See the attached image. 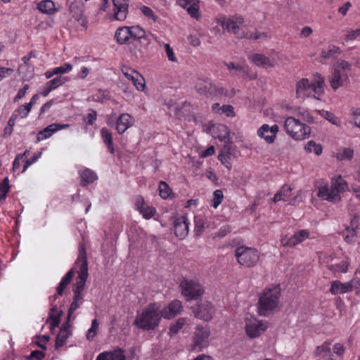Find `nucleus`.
<instances>
[{"mask_svg":"<svg viewBox=\"0 0 360 360\" xmlns=\"http://www.w3.org/2000/svg\"><path fill=\"white\" fill-rule=\"evenodd\" d=\"M248 58L257 66L262 68H273L276 65V60L271 59L260 53H254L250 55Z\"/></svg>","mask_w":360,"mask_h":360,"instance_id":"5701e85b","label":"nucleus"},{"mask_svg":"<svg viewBox=\"0 0 360 360\" xmlns=\"http://www.w3.org/2000/svg\"><path fill=\"white\" fill-rule=\"evenodd\" d=\"M360 36V27L356 30H351L346 35L345 40L346 41H353L357 39Z\"/></svg>","mask_w":360,"mask_h":360,"instance_id":"e2e57ef3","label":"nucleus"},{"mask_svg":"<svg viewBox=\"0 0 360 360\" xmlns=\"http://www.w3.org/2000/svg\"><path fill=\"white\" fill-rule=\"evenodd\" d=\"M195 89L198 94L206 96L226 94V90L224 87L216 86L210 78L197 79Z\"/></svg>","mask_w":360,"mask_h":360,"instance_id":"9b49d317","label":"nucleus"},{"mask_svg":"<svg viewBox=\"0 0 360 360\" xmlns=\"http://www.w3.org/2000/svg\"><path fill=\"white\" fill-rule=\"evenodd\" d=\"M101 136L109 152L112 155H114L115 148L113 146L112 134L111 131L108 129L103 127L101 129Z\"/></svg>","mask_w":360,"mask_h":360,"instance_id":"473e14b6","label":"nucleus"},{"mask_svg":"<svg viewBox=\"0 0 360 360\" xmlns=\"http://www.w3.org/2000/svg\"><path fill=\"white\" fill-rule=\"evenodd\" d=\"M164 46L168 60L172 62H176L177 59L175 56L173 49L170 46V45L169 44H165Z\"/></svg>","mask_w":360,"mask_h":360,"instance_id":"4d7b16f0","label":"nucleus"},{"mask_svg":"<svg viewBox=\"0 0 360 360\" xmlns=\"http://www.w3.org/2000/svg\"><path fill=\"white\" fill-rule=\"evenodd\" d=\"M243 73L245 78L250 80L255 79L257 77L256 73H250V68L247 65H242V69L240 70Z\"/></svg>","mask_w":360,"mask_h":360,"instance_id":"052dcab7","label":"nucleus"},{"mask_svg":"<svg viewBox=\"0 0 360 360\" xmlns=\"http://www.w3.org/2000/svg\"><path fill=\"white\" fill-rule=\"evenodd\" d=\"M96 360H126V356L124 350L118 348L113 351L99 354Z\"/></svg>","mask_w":360,"mask_h":360,"instance_id":"cd10ccee","label":"nucleus"},{"mask_svg":"<svg viewBox=\"0 0 360 360\" xmlns=\"http://www.w3.org/2000/svg\"><path fill=\"white\" fill-rule=\"evenodd\" d=\"M224 199V194L221 190L218 189L214 191L213 198L212 200V207L217 209L219 205L221 203Z\"/></svg>","mask_w":360,"mask_h":360,"instance_id":"de8ad7c7","label":"nucleus"},{"mask_svg":"<svg viewBox=\"0 0 360 360\" xmlns=\"http://www.w3.org/2000/svg\"><path fill=\"white\" fill-rule=\"evenodd\" d=\"M177 4L186 8L188 13L193 18L199 16V1L198 0H177Z\"/></svg>","mask_w":360,"mask_h":360,"instance_id":"393cba45","label":"nucleus"},{"mask_svg":"<svg viewBox=\"0 0 360 360\" xmlns=\"http://www.w3.org/2000/svg\"><path fill=\"white\" fill-rule=\"evenodd\" d=\"M182 310V304L179 300H174L172 301L168 305L163 309L160 308L162 317L164 319H170L175 317L177 314H180Z\"/></svg>","mask_w":360,"mask_h":360,"instance_id":"4be33fe9","label":"nucleus"},{"mask_svg":"<svg viewBox=\"0 0 360 360\" xmlns=\"http://www.w3.org/2000/svg\"><path fill=\"white\" fill-rule=\"evenodd\" d=\"M75 265L79 268V275L77 281L76 288L74 290L73 300H76L80 303H82V292L84 290L88 277V263L84 245L80 244L79 247V254L75 262Z\"/></svg>","mask_w":360,"mask_h":360,"instance_id":"39448f33","label":"nucleus"},{"mask_svg":"<svg viewBox=\"0 0 360 360\" xmlns=\"http://www.w3.org/2000/svg\"><path fill=\"white\" fill-rule=\"evenodd\" d=\"M45 356L44 353L40 350H34L30 354V359L41 360Z\"/></svg>","mask_w":360,"mask_h":360,"instance_id":"774afa93","label":"nucleus"},{"mask_svg":"<svg viewBox=\"0 0 360 360\" xmlns=\"http://www.w3.org/2000/svg\"><path fill=\"white\" fill-rule=\"evenodd\" d=\"M340 49L334 45H330L326 49H323L321 51V56L323 58L328 59L330 58H334L335 56L340 53Z\"/></svg>","mask_w":360,"mask_h":360,"instance_id":"ea45409f","label":"nucleus"},{"mask_svg":"<svg viewBox=\"0 0 360 360\" xmlns=\"http://www.w3.org/2000/svg\"><path fill=\"white\" fill-rule=\"evenodd\" d=\"M304 149L307 153H314L316 155L322 153L323 148L320 143H316L314 141H309L304 146Z\"/></svg>","mask_w":360,"mask_h":360,"instance_id":"58836bf2","label":"nucleus"},{"mask_svg":"<svg viewBox=\"0 0 360 360\" xmlns=\"http://www.w3.org/2000/svg\"><path fill=\"white\" fill-rule=\"evenodd\" d=\"M278 131V126L277 124L270 127L267 124H264L257 130V134L261 138H263L266 143H271L275 141Z\"/></svg>","mask_w":360,"mask_h":360,"instance_id":"aec40b11","label":"nucleus"},{"mask_svg":"<svg viewBox=\"0 0 360 360\" xmlns=\"http://www.w3.org/2000/svg\"><path fill=\"white\" fill-rule=\"evenodd\" d=\"M351 69L352 65L346 60H342L334 64L333 71L328 79L333 90L336 91L340 87L346 86L349 84Z\"/></svg>","mask_w":360,"mask_h":360,"instance_id":"423d86ee","label":"nucleus"},{"mask_svg":"<svg viewBox=\"0 0 360 360\" xmlns=\"http://www.w3.org/2000/svg\"><path fill=\"white\" fill-rule=\"evenodd\" d=\"M182 295L186 300H198L204 294V289L195 280L184 278L180 283Z\"/></svg>","mask_w":360,"mask_h":360,"instance_id":"f8f14e48","label":"nucleus"},{"mask_svg":"<svg viewBox=\"0 0 360 360\" xmlns=\"http://www.w3.org/2000/svg\"><path fill=\"white\" fill-rule=\"evenodd\" d=\"M281 289L280 285L266 286L259 295L257 310L260 316H269L279 305Z\"/></svg>","mask_w":360,"mask_h":360,"instance_id":"f03ea898","label":"nucleus"},{"mask_svg":"<svg viewBox=\"0 0 360 360\" xmlns=\"http://www.w3.org/2000/svg\"><path fill=\"white\" fill-rule=\"evenodd\" d=\"M75 276V271L73 269H70L68 273L62 278L58 286L56 288L57 294L59 296L63 295V292L67 286L70 283Z\"/></svg>","mask_w":360,"mask_h":360,"instance_id":"72a5a7b5","label":"nucleus"},{"mask_svg":"<svg viewBox=\"0 0 360 360\" xmlns=\"http://www.w3.org/2000/svg\"><path fill=\"white\" fill-rule=\"evenodd\" d=\"M159 194L160 197L163 199L169 198L172 194V189L169 188V185L164 181H161L159 183Z\"/></svg>","mask_w":360,"mask_h":360,"instance_id":"a19ab883","label":"nucleus"},{"mask_svg":"<svg viewBox=\"0 0 360 360\" xmlns=\"http://www.w3.org/2000/svg\"><path fill=\"white\" fill-rule=\"evenodd\" d=\"M235 257L240 265L246 267L255 266L259 259V252L256 249L244 245L239 246L236 248Z\"/></svg>","mask_w":360,"mask_h":360,"instance_id":"1a4fd4ad","label":"nucleus"},{"mask_svg":"<svg viewBox=\"0 0 360 360\" xmlns=\"http://www.w3.org/2000/svg\"><path fill=\"white\" fill-rule=\"evenodd\" d=\"M216 20L224 30H227L229 32L233 33L237 37L242 38L247 37L240 33V28L244 23V18L241 15H235L229 18L221 15L218 17Z\"/></svg>","mask_w":360,"mask_h":360,"instance_id":"9d476101","label":"nucleus"},{"mask_svg":"<svg viewBox=\"0 0 360 360\" xmlns=\"http://www.w3.org/2000/svg\"><path fill=\"white\" fill-rule=\"evenodd\" d=\"M41 155V152L34 153L31 158L27 159L25 161L22 172H25L31 165L35 162L40 158Z\"/></svg>","mask_w":360,"mask_h":360,"instance_id":"864d4df0","label":"nucleus"},{"mask_svg":"<svg viewBox=\"0 0 360 360\" xmlns=\"http://www.w3.org/2000/svg\"><path fill=\"white\" fill-rule=\"evenodd\" d=\"M195 316L205 321H210L213 315L212 304L209 302H205L199 304L194 310Z\"/></svg>","mask_w":360,"mask_h":360,"instance_id":"412c9836","label":"nucleus"},{"mask_svg":"<svg viewBox=\"0 0 360 360\" xmlns=\"http://www.w3.org/2000/svg\"><path fill=\"white\" fill-rule=\"evenodd\" d=\"M51 136V134L49 132L47 128L46 127L44 129L41 130L38 133L37 136V141H41L44 139H46Z\"/></svg>","mask_w":360,"mask_h":360,"instance_id":"338daca9","label":"nucleus"},{"mask_svg":"<svg viewBox=\"0 0 360 360\" xmlns=\"http://www.w3.org/2000/svg\"><path fill=\"white\" fill-rule=\"evenodd\" d=\"M352 290L353 285L350 282L342 283L337 280L331 283L330 292L333 295H337L352 292Z\"/></svg>","mask_w":360,"mask_h":360,"instance_id":"a878e982","label":"nucleus"},{"mask_svg":"<svg viewBox=\"0 0 360 360\" xmlns=\"http://www.w3.org/2000/svg\"><path fill=\"white\" fill-rule=\"evenodd\" d=\"M318 360H335L331 352L330 342L325 341L322 345L317 346L315 351Z\"/></svg>","mask_w":360,"mask_h":360,"instance_id":"b1692460","label":"nucleus"},{"mask_svg":"<svg viewBox=\"0 0 360 360\" xmlns=\"http://www.w3.org/2000/svg\"><path fill=\"white\" fill-rule=\"evenodd\" d=\"M62 314V311H58V308L56 305H53L52 307L50 309V311L49 313V318L47 320V323H49L50 324V330L53 331L56 329V328H58L59 326V324L60 323V316Z\"/></svg>","mask_w":360,"mask_h":360,"instance_id":"c85d7f7f","label":"nucleus"},{"mask_svg":"<svg viewBox=\"0 0 360 360\" xmlns=\"http://www.w3.org/2000/svg\"><path fill=\"white\" fill-rule=\"evenodd\" d=\"M72 70V65L69 63H65L63 65L55 68L54 72L58 74H66Z\"/></svg>","mask_w":360,"mask_h":360,"instance_id":"603ef678","label":"nucleus"},{"mask_svg":"<svg viewBox=\"0 0 360 360\" xmlns=\"http://www.w3.org/2000/svg\"><path fill=\"white\" fill-rule=\"evenodd\" d=\"M349 259L347 257H344L340 262L328 264L327 268L334 274L346 273L349 266Z\"/></svg>","mask_w":360,"mask_h":360,"instance_id":"7c9ffc66","label":"nucleus"},{"mask_svg":"<svg viewBox=\"0 0 360 360\" xmlns=\"http://www.w3.org/2000/svg\"><path fill=\"white\" fill-rule=\"evenodd\" d=\"M122 72L129 80H132L135 76V74L138 72L136 70L127 66H124L122 68Z\"/></svg>","mask_w":360,"mask_h":360,"instance_id":"680f3d73","label":"nucleus"},{"mask_svg":"<svg viewBox=\"0 0 360 360\" xmlns=\"http://www.w3.org/2000/svg\"><path fill=\"white\" fill-rule=\"evenodd\" d=\"M31 109L28 107L27 104L22 105L20 107H18L13 113H16L18 115V117L20 116L21 118H25L27 117L29 112H30Z\"/></svg>","mask_w":360,"mask_h":360,"instance_id":"3c124183","label":"nucleus"},{"mask_svg":"<svg viewBox=\"0 0 360 360\" xmlns=\"http://www.w3.org/2000/svg\"><path fill=\"white\" fill-rule=\"evenodd\" d=\"M352 228L347 227L343 232V236L345 240L348 243H353L355 241L356 237V231L354 225L356 224L354 221H352Z\"/></svg>","mask_w":360,"mask_h":360,"instance_id":"4c0bfd02","label":"nucleus"},{"mask_svg":"<svg viewBox=\"0 0 360 360\" xmlns=\"http://www.w3.org/2000/svg\"><path fill=\"white\" fill-rule=\"evenodd\" d=\"M245 322V333L250 338L259 337L268 328L266 323H264L255 317L246 318Z\"/></svg>","mask_w":360,"mask_h":360,"instance_id":"ddd939ff","label":"nucleus"},{"mask_svg":"<svg viewBox=\"0 0 360 360\" xmlns=\"http://www.w3.org/2000/svg\"><path fill=\"white\" fill-rule=\"evenodd\" d=\"M286 133L295 140H303L309 136L310 127L298 120L288 117L284 124Z\"/></svg>","mask_w":360,"mask_h":360,"instance_id":"6e6552de","label":"nucleus"},{"mask_svg":"<svg viewBox=\"0 0 360 360\" xmlns=\"http://www.w3.org/2000/svg\"><path fill=\"white\" fill-rule=\"evenodd\" d=\"M162 315L160 304L150 303L141 311H137L133 325L143 331L153 330L159 326Z\"/></svg>","mask_w":360,"mask_h":360,"instance_id":"f257e3e1","label":"nucleus"},{"mask_svg":"<svg viewBox=\"0 0 360 360\" xmlns=\"http://www.w3.org/2000/svg\"><path fill=\"white\" fill-rule=\"evenodd\" d=\"M97 119V112L93 109L89 110V113L86 115V120L89 125H93Z\"/></svg>","mask_w":360,"mask_h":360,"instance_id":"bf43d9fd","label":"nucleus"},{"mask_svg":"<svg viewBox=\"0 0 360 360\" xmlns=\"http://www.w3.org/2000/svg\"><path fill=\"white\" fill-rule=\"evenodd\" d=\"M221 112L224 113L227 117H233L236 115L234 108L231 105H223L221 108Z\"/></svg>","mask_w":360,"mask_h":360,"instance_id":"13d9d810","label":"nucleus"},{"mask_svg":"<svg viewBox=\"0 0 360 360\" xmlns=\"http://www.w3.org/2000/svg\"><path fill=\"white\" fill-rule=\"evenodd\" d=\"M354 156V150L350 148H343L339 150L336 158L339 160H351Z\"/></svg>","mask_w":360,"mask_h":360,"instance_id":"e433bc0d","label":"nucleus"},{"mask_svg":"<svg viewBox=\"0 0 360 360\" xmlns=\"http://www.w3.org/2000/svg\"><path fill=\"white\" fill-rule=\"evenodd\" d=\"M195 235L200 236L204 232L207 224V219L205 216L198 215L194 218Z\"/></svg>","mask_w":360,"mask_h":360,"instance_id":"c9c22d12","label":"nucleus"},{"mask_svg":"<svg viewBox=\"0 0 360 360\" xmlns=\"http://www.w3.org/2000/svg\"><path fill=\"white\" fill-rule=\"evenodd\" d=\"M210 334V329L207 326H198L193 336V349L200 351L207 347Z\"/></svg>","mask_w":360,"mask_h":360,"instance_id":"4468645a","label":"nucleus"},{"mask_svg":"<svg viewBox=\"0 0 360 360\" xmlns=\"http://www.w3.org/2000/svg\"><path fill=\"white\" fill-rule=\"evenodd\" d=\"M134 118L130 114L122 113L116 120L115 129L119 134H122L134 125Z\"/></svg>","mask_w":360,"mask_h":360,"instance_id":"a211bd4d","label":"nucleus"},{"mask_svg":"<svg viewBox=\"0 0 360 360\" xmlns=\"http://www.w3.org/2000/svg\"><path fill=\"white\" fill-rule=\"evenodd\" d=\"M186 323V319L180 318L174 323L169 326V335H174L183 328Z\"/></svg>","mask_w":360,"mask_h":360,"instance_id":"79ce46f5","label":"nucleus"},{"mask_svg":"<svg viewBox=\"0 0 360 360\" xmlns=\"http://www.w3.org/2000/svg\"><path fill=\"white\" fill-rule=\"evenodd\" d=\"M325 80L320 74L316 73L314 81L310 82L308 79L302 78L296 84V95L297 98L314 97L318 100L324 92Z\"/></svg>","mask_w":360,"mask_h":360,"instance_id":"20e7f679","label":"nucleus"},{"mask_svg":"<svg viewBox=\"0 0 360 360\" xmlns=\"http://www.w3.org/2000/svg\"><path fill=\"white\" fill-rule=\"evenodd\" d=\"M68 81V78L67 77L58 76L47 82V84H49L53 90H55Z\"/></svg>","mask_w":360,"mask_h":360,"instance_id":"a18cd8bd","label":"nucleus"},{"mask_svg":"<svg viewBox=\"0 0 360 360\" xmlns=\"http://www.w3.org/2000/svg\"><path fill=\"white\" fill-rule=\"evenodd\" d=\"M98 322L96 319H94L91 322V328L87 330L86 333V339L89 341H91L94 340V337L97 334V331L98 329Z\"/></svg>","mask_w":360,"mask_h":360,"instance_id":"49530a36","label":"nucleus"},{"mask_svg":"<svg viewBox=\"0 0 360 360\" xmlns=\"http://www.w3.org/2000/svg\"><path fill=\"white\" fill-rule=\"evenodd\" d=\"M140 10L147 18L152 20L154 22L158 21V16L150 8L143 5L140 7Z\"/></svg>","mask_w":360,"mask_h":360,"instance_id":"8fccbe9b","label":"nucleus"},{"mask_svg":"<svg viewBox=\"0 0 360 360\" xmlns=\"http://www.w3.org/2000/svg\"><path fill=\"white\" fill-rule=\"evenodd\" d=\"M246 37L257 40L262 38L269 39L271 37V36L267 32H259L256 31L255 32L250 33V34H247Z\"/></svg>","mask_w":360,"mask_h":360,"instance_id":"6e6d98bb","label":"nucleus"},{"mask_svg":"<svg viewBox=\"0 0 360 360\" xmlns=\"http://www.w3.org/2000/svg\"><path fill=\"white\" fill-rule=\"evenodd\" d=\"M10 186H9V180L6 176L2 182L0 184V200H5L7 193L9 192Z\"/></svg>","mask_w":360,"mask_h":360,"instance_id":"09e8293b","label":"nucleus"},{"mask_svg":"<svg viewBox=\"0 0 360 360\" xmlns=\"http://www.w3.org/2000/svg\"><path fill=\"white\" fill-rule=\"evenodd\" d=\"M316 187L318 190L316 195L322 200L337 202L341 199L340 193L347 188V184L340 176L331 179L330 185L327 183H316Z\"/></svg>","mask_w":360,"mask_h":360,"instance_id":"7ed1b4c3","label":"nucleus"},{"mask_svg":"<svg viewBox=\"0 0 360 360\" xmlns=\"http://www.w3.org/2000/svg\"><path fill=\"white\" fill-rule=\"evenodd\" d=\"M218 159L229 170L231 169V154L229 151V148L224 147L219 154Z\"/></svg>","mask_w":360,"mask_h":360,"instance_id":"f704fd0d","label":"nucleus"},{"mask_svg":"<svg viewBox=\"0 0 360 360\" xmlns=\"http://www.w3.org/2000/svg\"><path fill=\"white\" fill-rule=\"evenodd\" d=\"M291 191H292V189H291L290 186H289L288 185H284L282 187L281 190L279 192H277L274 195L273 201L274 202H277L281 200H283V201H288L289 200L290 201L289 203L290 205H295L296 198H290Z\"/></svg>","mask_w":360,"mask_h":360,"instance_id":"bb28decb","label":"nucleus"},{"mask_svg":"<svg viewBox=\"0 0 360 360\" xmlns=\"http://www.w3.org/2000/svg\"><path fill=\"white\" fill-rule=\"evenodd\" d=\"M72 335V330L70 324V320H66L60 328L59 333L56 336L55 342V347L56 349H59L60 347L64 346L67 340Z\"/></svg>","mask_w":360,"mask_h":360,"instance_id":"6ab92c4d","label":"nucleus"},{"mask_svg":"<svg viewBox=\"0 0 360 360\" xmlns=\"http://www.w3.org/2000/svg\"><path fill=\"white\" fill-rule=\"evenodd\" d=\"M67 127H68V124H60L56 123L49 124L48 127H46L49 132L51 134V136L57 131L65 129Z\"/></svg>","mask_w":360,"mask_h":360,"instance_id":"5fc2aeb1","label":"nucleus"},{"mask_svg":"<svg viewBox=\"0 0 360 360\" xmlns=\"http://www.w3.org/2000/svg\"><path fill=\"white\" fill-rule=\"evenodd\" d=\"M145 219H150L153 217L156 213V209L148 205H146L141 210L139 211Z\"/></svg>","mask_w":360,"mask_h":360,"instance_id":"37998d69","label":"nucleus"},{"mask_svg":"<svg viewBox=\"0 0 360 360\" xmlns=\"http://www.w3.org/2000/svg\"><path fill=\"white\" fill-rule=\"evenodd\" d=\"M115 39L121 45L128 44L136 40H146V31L139 25L122 26L117 29Z\"/></svg>","mask_w":360,"mask_h":360,"instance_id":"0eeeda50","label":"nucleus"},{"mask_svg":"<svg viewBox=\"0 0 360 360\" xmlns=\"http://www.w3.org/2000/svg\"><path fill=\"white\" fill-rule=\"evenodd\" d=\"M309 237V231L307 229H302L296 231L290 238H283L281 242L283 246L294 247Z\"/></svg>","mask_w":360,"mask_h":360,"instance_id":"f3484780","label":"nucleus"},{"mask_svg":"<svg viewBox=\"0 0 360 360\" xmlns=\"http://www.w3.org/2000/svg\"><path fill=\"white\" fill-rule=\"evenodd\" d=\"M131 81L138 91H143L146 88L145 79L139 72Z\"/></svg>","mask_w":360,"mask_h":360,"instance_id":"c03bdc74","label":"nucleus"},{"mask_svg":"<svg viewBox=\"0 0 360 360\" xmlns=\"http://www.w3.org/2000/svg\"><path fill=\"white\" fill-rule=\"evenodd\" d=\"M37 9L42 13L47 15H54L58 11L56 4L51 0H42L37 4Z\"/></svg>","mask_w":360,"mask_h":360,"instance_id":"c756f323","label":"nucleus"},{"mask_svg":"<svg viewBox=\"0 0 360 360\" xmlns=\"http://www.w3.org/2000/svg\"><path fill=\"white\" fill-rule=\"evenodd\" d=\"M189 221L186 215L176 217L174 220V232L179 239L185 238L188 234Z\"/></svg>","mask_w":360,"mask_h":360,"instance_id":"dca6fc26","label":"nucleus"},{"mask_svg":"<svg viewBox=\"0 0 360 360\" xmlns=\"http://www.w3.org/2000/svg\"><path fill=\"white\" fill-rule=\"evenodd\" d=\"M82 303H80L79 302H77L76 300H72L70 306V308L68 309V316H67V319L68 320H70V317L72 316V314L78 309L79 308L80 305L82 304Z\"/></svg>","mask_w":360,"mask_h":360,"instance_id":"69168bd1","label":"nucleus"},{"mask_svg":"<svg viewBox=\"0 0 360 360\" xmlns=\"http://www.w3.org/2000/svg\"><path fill=\"white\" fill-rule=\"evenodd\" d=\"M111 20L124 21L129 13V0H112Z\"/></svg>","mask_w":360,"mask_h":360,"instance_id":"2eb2a0df","label":"nucleus"},{"mask_svg":"<svg viewBox=\"0 0 360 360\" xmlns=\"http://www.w3.org/2000/svg\"><path fill=\"white\" fill-rule=\"evenodd\" d=\"M81 178L80 184L82 186H86L87 185L94 183L97 180V174L89 169H85L79 172Z\"/></svg>","mask_w":360,"mask_h":360,"instance_id":"2f4dec72","label":"nucleus"},{"mask_svg":"<svg viewBox=\"0 0 360 360\" xmlns=\"http://www.w3.org/2000/svg\"><path fill=\"white\" fill-rule=\"evenodd\" d=\"M333 350L334 354L342 358L345 352V348L343 345L340 343H335L333 347Z\"/></svg>","mask_w":360,"mask_h":360,"instance_id":"0e129e2a","label":"nucleus"}]
</instances>
